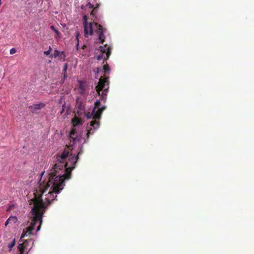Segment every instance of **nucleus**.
Listing matches in <instances>:
<instances>
[{
	"mask_svg": "<svg viewBox=\"0 0 254 254\" xmlns=\"http://www.w3.org/2000/svg\"><path fill=\"white\" fill-rule=\"evenodd\" d=\"M44 172L40 174L41 177ZM38 189L35 190L33 195L34 197L30 199V205L33 204L31 209L32 221L39 222V225L36 228V232L40 230L42 223V216L45 211L47 206L51 203V202L56 200L57 195L54 194L59 193L63 189L64 182H63V186L60 187L57 183L50 182V178L48 180H41V178L38 183Z\"/></svg>",
	"mask_w": 254,
	"mask_h": 254,
	"instance_id": "f257e3e1",
	"label": "nucleus"
},
{
	"mask_svg": "<svg viewBox=\"0 0 254 254\" xmlns=\"http://www.w3.org/2000/svg\"><path fill=\"white\" fill-rule=\"evenodd\" d=\"M81 151L78 152L77 155H69V152L64 149L61 155H56V163L51 170L48 178L52 183H58L62 187L63 181L70 178L71 171L75 168V164L78 159V156Z\"/></svg>",
	"mask_w": 254,
	"mask_h": 254,
	"instance_id": "f03ea898",
	"label": "nucleus"
},
{
	"mask_svg": "<svg viewBox=\"0 0 254 254\" xmlns=\"http://www.w3.org/2000/svg\"><path fill=\"white\" fill-rule=\"evenodd\" d=\"M38 224V221H32L30 223V225L27 227L25 230H23L22 234H21V238H20L19 242L21 243L18 244V250L19 251V253L18 254H28L30 249L32 248V246L33 245V243H32L31 245L29 244L31 243V240H23L22 239L28 235L32 234V231L35 228V226L36 224Z\"/></svg>",
	"mask_w": 254,
	"mask_h": 254,
	"instance_id": "7ed1b4c3",
	"label": "nucleus"
},
{
	"mask_svg": "<svg viewBox=\"0 0 254 254\" xmlns=\"http://www.w3.org/2000/svg\"><path fill=\"white\" fill-rule=\"evenodd\" d=\"M84 27L85 37H88L89 35H92L94 32L98 35L99 43H103L105 41L104 33L106 29L102 26L98 24L97 22H92L84 25Z\"/></svg>",
	"mask_w": 254,
	"mask_h": 254,
	"instance_id": "20e7f679",
	"label": "nucleus"
},
{
	"mask_svg": "<svg viewBox=\"0 0 254 254\" xmlns=\"http://www.w3.org/2000/svg\"><path fill=\"white\" fill-rule=\"evenodd\" d=\"M109 84V76L105 75L104 77L101 76L98 84L95 87L98 95H106Z\"/></svg>",
	"mask_w": 254,
	"mask_h": 254,
	"instance_id": "39448f33",
	"label": "nucleus"
},
{
	"mask_svg": "<svg viewBox=\"0 0 254 254\" xmlns=\"http://www.w3.org/2000/svg\"><path fill=\"white\" fill-rule=\"evenodd\" d=\"M99 107H100V102L99 101H96L95 103H94V108L92 110V112L87 114V118L92 119L93 120H99L102 112L105 109V106L101 108Z\"/></svg>",
	"mask_w": 254,
	"mask_h": 254,
	"instance_id": "423d86ee",
	"label": "nucleus"
},
{
	"mask_svg": "<svg viewBox=\"0 0 254 254\" xmlns=\"http://www.w3.org/2000/svg\"><path fill=\"white\" fill-rule=\"evenodd\" d=\"M88 84L84 81H78V84L75 88L77 93L81 95L87 94V91L89 89Z\"/></svg>",
	"mask_w": 254,
	"mask_h": 254,
	"instance_id": "0eeeda50",
	"label": "nucleus"
},
{
	"mask_svg": "<svg viewBox=\"0 0 254 254\" xmlns=\"http://www.w3.org/2000/svg\"><path fill=\"white\" fill-rule=\"evenodd\" d=\"M97 120L94 119L93 121H91L90 122V126L93 127V128H90L88 129V130H87L86 133V137L87 139H88L89 136L90 134H92L94 133V130L96 129L98 127H99V121H97Z\"/></svg>",
	"mask_w": 254,
	"mask_h": 254,
	"instance_id": "6e6552de",
	"label": "nucleus"
},
{
	"mask_svg": "<svg viewBox=\"0 0 254 254\" xmlns=\"http://www.w3.org/2000/svg\"><path fill=\"white\" fill-rule=\"evenodd\" d=\"M44 107H45V104L41 103L29 106V110H30V112L33 114H38V111Z\"/></svg>",
	"mask_w": 254,
	"mask_h": 254,
	"instance_id": "1a4fd4ad",
	"label": "nucleus"
},
{
	"mask_svg": "<svg viewBox=\"0 0 254 254\" xmlns=\"http://www.w3.org/2000/svg\"><path fill=\"white\" fill-rule=\"evenodd\" d=\"M100 48L101 53L105 56V60L109 59L111 54V48L107 44L104 45L103 47H100Z\"/></svg>",
	"mask_w": 254,
	"mask_h": 254,
	"instance_id": "9d476101",
	"label": "nucleus"
},
{
	"mask_svg": "<svg viewBox=\"0 0 254 254\" xmlns=\"http://www.w3.org/2000/svg\"><path fill=\"white\" fill-rule=\"evenodd\" d=\"M72 123H73V126H76L81 125L82 122L81 121V120L79 118L74 117V118L72 120Z\"/></svg>",
	"mask_w": 254,
	"mask_h": 254,
	"instance_id": "9b49d317",
	"label": "nucleus"
},
{
	"mask_svg": "<svg viewBox=\"0 0 254 254\" xmlns=\"http://www.w3.org/2000/svg\"><path fill=\"white\" fill-rule=\"evenodd\" d=\"M60 51H58L57 49L54 50V53L52 54H51V58H57L58 57L59 55H60Z\"/></svg>",
	"mask_w": 254,
	"mask_h": 254,
	"instance_id": "f8f14e48",
	"label": "nucleus"
},
{
	"mask_svg": "<svg viewBox=\"0 0 254 254\" xmlns=\"http://www.w3.org/2000/svg\"><path fill=\"white\" fill-rule=\"evenodd\" d=\"M17 217L16 216H11L10 217L8 218L7 221L8 222H10L11 223L15 224L17 222Z\"/></svg>",
	"mask_w": 254,
	"mask_h": 254,
	"instance_id": "ddd939ff",
	"label": "nucleus"
},
{
	"mask_svg": "<svg viewBox=\"0 0 254 254\" xmlns=\"http://www.w3.org/2000/svg\"><path fill=\"white\" fill-rule=\"evenodd\" d=\"M75 129H72L71 130H70V134H69V137H70V138L73 139V140H75Z\"/></svg>",
	"mask_w": 254,
	"mask_h": 254,
	"instance_id": "4468645a",
	"label": "nucleus"
},
{
	"mask_svg": "<svg viewBox=\"0 0 254 254\" xmlns=\"http://www.w3.org/2000/svg\"><path fill=\"white\" fill-rule=\"evenodd\" d=\"M110 70V69L109 67V65L108 64H104L103 66V71L104 73H109Z\"/></svg>",
	"mask_w": 254,
	"mask_h": 254,
	"instance_id": "2eb2a0df",
	"label": "nucleus"
},
{
	"mask_svg": "<svg viewBox=\"0 0 254 254\" xmlns=\"http://www.w3.org/2000/svg\"><path fill=\"white\" fill-rule=\"evenodd\" d=\"M15 245V240L14 239L12 240V242H10L9 244H8V248H9V251H11V249Z\"/></svg>",
	"mask_w": 254,
	"mask_h": 254,
	"instance_id": "dca6fc26",
	"label": "nucleus"
},
{
	"mask_svg": "<svg viewBox=\"0 0 254 254\" xmlns=\"http://www.w3.org/2000/svg\"><path fill=\"white\" fill-rule=\"evenodd\" d=\"M58 58L62 61H64L65 59V55L64 53V52H60V55Z\"/></svg>",
	"mask_w": 254,
	"mask_h": 254,
	"instance_id": "f3484780",
	"label": "nucleus"
},
{
	"mask_svg": "<svg viewBox=\"0 0 254 254\" xmlns=\"http://www.w3.org/2000/svg\"><path fill=\"white\" fill-rule=\"evenodd\" d=\"M51 28L52 31L55 32L57 37H60L61 33L58 30H56L54 26H51Z\"/></svg>",
	"mask_w": 254,
	"mask_h": 254,
	"instance_id": "a211bd4d",
	"label": "nucleus"
},
{
	"mask_svg": "<svg viewBox=\"0 0 254 254\" xmlns=\"http://www.w3.org/2000/svg\"><path fill=\"white\" fill-rule=\"evenodd\" d=\"M105 54L101 53L97 56V59L98 60H101L102 59H104V61H106V60H105Z\"/></svg>",
	"mask_w": 254,
	"mask_h": 254,
	"instance_id": "6ab92c4d",
	"label": "nucleus"
},
{
	"mask_svg": "<svg viewBox=\"0 0 254 254\" xmlns=\"http://www.w3.org/2000/svg\"><path fill=\"white\" fill-rule=\"evenodd\" d=\"M98 6L95 7L91 12L90 15L94 16H95V14H96V10L97 9Z\"/></svg>",
	"mask_w": 254,
	"mask_h": 254,
	"instance_id": "aec40b11",
	"label": "nucleus"
},
{
	"mask_svg": "<svg viewBox=\"0 0 254 254\" xmlns=\"http://www.w3.org/2000/svg\"><path fill=\"white\" fill-rule=\"evenodd\" d=\"M67 68V64H65L64 65V69H63V71L64 72V78H66V71Z\"/></svg>",
	"mask_w": 254,
	"mask_h": 254,
	"instance_id": "412c9836",
	"label": "nucleus"
},
{
	"mask_svg": "<svg viewBox=\"0 0 254 254\" xmlns=\"http://www.w3.org/2000/svg\"><path fill=\"white\" fill-rule=\"evenodd\" d=\"M52 51L51 47H49V49L47 51H45L44 54L46 55H50Z\"/></svg>",
	"mask_w": 254,
	"mask_h": 254,
	"instance_id": "4be33fe9",
	"label": "nucleus"
},
{
	"mask_svg": "<svg viewBox=\"0 0 254 254\" xmlns=\"http://www.w3.org/2000/svg\"><path fill=\"white\" fill-rule=\"evenodd\" d=\"M87 19L88 17L87 15H84L83 16V25L87 24V23H88L87 22Z\"/></svg>",
	"mask_w": 254,
	"mask_h": 254,
	"instance_id": "5701e85b",
	"label": "nucleus"
},
{
	"mask_svg": "<svg viewBox=\"0 0 254 254\" xmlns=\"http://www.w3.org/2000/svg\"><path fill=\"white\" fill-rule=\"evenodd\" d=\"M78 98L76 99V107H77V108H79V109L81 110V109H82V106L81 105V103H78Z\"/></svg>",
	"mask_w": 254,
	"mask_h": 254,
	"instance_id": "b1692460",
	"label": "nucleus"
},
{
	"mask_svg": "<svg viewBox=\"0 0 254 254\" xmlns=\"http://www.w3.org/2000/svg\"><path fill=\"white\" fill-rule=\"evenodd\" d=\"M16 52H17L16 49L14 48H12V49H11L10 50V54H12V55L16 53Z\"/></svg>",
	"mask_w": 254,
	"mask_h": 254,
	"instance_id": "393cba45",
	"label": "nucleus"
},
{
	"mask_svg": "<svg viewBox=\"0 0 254 254\" xmlns=\"http://www.w3.org/2000/svg\"><path fill=\"white\" fill-rule=\"evenodd\" d=\"M79 36V32H77L76 33V39L77 40V41H78V37ZM79 46V43L78 42H77V48H78V47Z\"/></svg>",
	"mask_w": 254,
	"mask_h": 254,
	"instance_id": "a878e982",
	"label": "nucleus"
},
{
	"mask_svg": "<svg viewBox=\"0 0 254 254\" xmlns=\"http://www.w3.org/2000/svg\"><path fill=\"white\" fill-rule=\"evenodd\" d=\"M13 207H14V205L13 204H11V205H9V206H8V207L7 208V211L8 212V211H10V210L11 209H12Z\"/></svg>",
	"mask_w": 254,
	"mask_h": 254,
	"instance_id": "bb28decb",
	"label": "nucleus"
},
{
	"mask_svg": "<svg viewBox=\"0 0 254 254\" xmlns=\"http://www.w3.org/2000/svg\"><path fill=\"white\" fill-rule=\"evenodd\" d=\"M87 6L89 7V9H92L93 8V5L91 4L90 2L88 3L87 4Z\"/></svg>",
	"mask_w": 254,
	"mask_h": 254,
	"instance_id": "cd10ccee",
	"label": "nucleus"
},
{
	"mask_svg": "<svg viewBox=\"0 0 254 254\" xmlns=\"http://www.w3.org/2000/svg\"><path fill=\"white\" fill-rule=\"evenodd\" d=\"M10 223H11L10 221H8L7 220H6V222H5V223H4V225H5V226H7L8 224H10Z\"/></svg>",
	"mask_w": 254,
	"mask_h": 254,
	"instance_id": "c85d7f7f",
	"label": "nucleus"
},
{
	"mask_svg": "<svg viewBox=\"0 0 254 254\" xmlns=\"http://www.w3.org/2000/svg\"><path fill=\"white\" fill-rule=\"evenodd\" d=\"M1 4V0H0V5Z\"/></svg>",
	"mask_w": 254,
	"mask_h": 254,
	"instance_id": "c756f323",
	"label": "nucleus"
},
{
	"mask_svg": "<svg viewBox=\"0 0 254 254\" xmlns=\"http://www.w3.org/2000/svg\"><path fill=\"white\" fill-rule=\"evenodd\" d=\"M84 47H85V46H84L82 47V49H84Z\"/></svg>",
	"mask_w": 254,
	"mask_h": 254,
	"instance_id": "7c9ffc66",
	"label": "nucleus"
}]
</instances>
